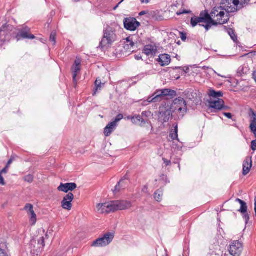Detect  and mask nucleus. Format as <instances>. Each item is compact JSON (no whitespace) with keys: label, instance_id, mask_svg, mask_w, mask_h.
I'll return each instance as SVG.
<instances>
[{"label":"nucleus","instance_id":"nucleus-17","mask_svg":"<svg viewBox=\"0 0 256 256\" xmlns=\"http://www.w3.org/2000/svg\"><path fill=\"white\" fill-rule=\"evenodd\" d=\"M234 0H223L220 4L221 5H224V10H226V12L228 13V14L226 16H230L229 14L230 12H234L238 10L237 8H236L234 6H232V4H234Z\"/></svg>","mask_w":256,"mask_h":256},{"label":"nucleus","instance_id":"nucleus-38","mask_svg":"<svg viewBox=\"0 0 256 256\" xmlns=\"http://www.w3.org/2000/svg\"><path fill=\"white\" fill-rule=\"evenodd\" d=\"M126 42H128V44H126L124 47L126 50L129 49L130 46L131 48H133L134 46L135 43L132 40H130V37L126 38Z\"/></svg>","mask_w":256,"mask_h":256},{"label":"nucleus","instance_id":"nucleus-59","mask_svg":"<svg viewBox=\"0 0 256 256\" xmlns=\"http://www.w3.org/2000/svg\"><path fill=\"white\" fill-rule=\"evenodd\" d=\"M135 58L136 60H142V56L141 55L139 54V55H136L135 56Z\"/></svg>","mask_w":256,"mask_h":256},{"label":"nucleus","instance_id":"nucleus-39","mask_svg":"<svg viewBox=\"0 0 256 256\" xmlns=\"http://www.w3.org/2000/svg\"><path fill=\"white\" fill-rule=\"evenodd\" d=\"M56 30L52 31L50 34V41L54 42V44H53L54 45H55L56 43Z\"/></svg>","mask_w":256,"mask_h":256},{"label":"nucleus","instance_id":"nucleus-49","mask_svg":"<svg viewBox=\"0 0 256 256\" xmlns=\"http://www.w3.org/2000/svg\"><path fill=\"white\" fill-rule=\"evenodd\" d=\"M251 148L254 151L256 150V140L252 142Z\"/></svg>","mask_w":256,"mask_h":256},{"label":"nucleus","instance_id":"nucleus-6","mask_svg":"<svg viewBox=\"0 0 256 256\" xmlns=\"http://www.w3.org/2000/svg\"><path fill=\"white\" fill-rule=\"evenodd\" d=\"M108 212H114L117 210H122L128 209L131 207L130 202L127 200H114L108 202Z\"/></svg>","mask_w":256,"mask_h":256},{"label":"nucleus","instance_id":"nucleus-61","mask_svg":"<svg viewBox=\"0 0 256 256\" xmlns=\"http://www.w3.org/2000/svg\"><path fill=\"white\" fill-rule=\"evenodd\" d=\"M124 0H122L117 5H116L114 8V10H116V9L118 7L119 5L124 1Z\"/></svg>","mask_w":256,"mask_h":256},{"label":"nucleus","instance_id":"nucleus-27","mask_svg":"<svg viewBox=\"0 0 256 256\" xmlns=\"http://www.w3.org/2000/svg\"><path fill=\"white\" fill-rule=\"evenodd\" d=\"M132 120L133 123L137 124L142 126L146 124V122L144 120L142 116L140 115L136 116L132 118Z\"/></svg>","mask_w":256,"mask_h":256},{"label":"nucleus","instance_id":"nucleus-16","mask_svg":"<svg viewBox=\"0 0 256 256\" xmlns=\"http://www.w3.org/2000/svg\"><path fill=\"white\" fill-rule=\"evenodd\" d=\"M30 248V249L31 254L34 256H38L43 250V248H42V246L36 245V240H31Z\"/></svg>","mask_w":256,"mask_h":256},{"label":"nucleus","instance_id":"nucleus-2","mask_svg":"<svg viewBox=\"0 0 256 256\" xmlns=\"http://www.w3.org/2000/svg\"><path fill=\"white\" fill-rule=\"evenodd\" d=\"M116 40V30L109 26L103 31V36L99 47L102 49L110 48Z\"/></svg>","mask_w":256,"mask_h":256},{"label":"nucleus","instance_id":"nucleus-60","mask_svg":"<svg viewBox=\"0 0 256 256\" xmlns=\"http://www.w3.org/2000/svg\"><path fill=\"white\" fill-rule=\"evenodd\" d=\"M14 160V158L12 156L11 158L8 162V164H10Z\"/></svg>","mask_w":256,"mask_h":256},{"label":"nucleus","instance_id":"nucleus-35","mask_svg":"<svg viewBox=\"0 0 256 256\" xmlns=\"http://www.w3.org/2000/svg\"><path fill=\"white\" fill-rule=\"evenodd\" d=\"M28 214L30 216V220L32 222V224H34L36 222V216L34 210L30 211Z\"/></svg>","mask_w":256,"mask_h":256},{"label":"nucleus","instance_id":"nucleus-28","mask_svg":"<svg viewBox=\"0 0 256 256\" xmlns=\"http://www.w3.org/2000/svg\"><path fill=\"white\" fill-rule=\"evenodd\" d=\"M208 95L214 98H218L223 96L224 93L221 91L216 92L215 90L211 88L209 90Z\"/></svg>","mask_w":256,"mask_h":256},{"label":"nucleus","instance_id":"nucleus-62","mask_svg":"<svg viewBox=\"0 0 256 256\" xmlns=\"http://www.w3.org/2000/svg\"><path fill=\"white\" fill-rule=\"evenodd\" d=\"M252 78L254 79L256 82V70L254 71L252 73Z\"/></svg>","mask_w":256,"mask_h":256},{"label":"nucleus","instance_id":"nucleus-53","mask_svg":"<svg viewBox=\"0 0 256 256\" xmlns=\"http://www.w3.org/2000/svg\"><path fill=\"white\" fill-rule=\"evenodd\" d=\"M225 16V13L224 12H220L218 13L217 14H216V16H220L221 18H222Z\"/></svg>","mask_w":256,"mask_h":256},{"label":"nucleus","instance_id":"nucleus-5","mask_svg":"<svg viewBox=\"0 0 256 256\" xmlns=\"http://www.w3.org/2000/svg\"><path fill=\"white\" fill-rule=\"evenodd\" d=\"M173 108V112H176L178 114V118L182 119L187 112V106L186 100L182 97L175 98L172 103H171Z\"/></svg>","mask_w":256,"mask_h":256},{"label":"nucleus","instance_id":"nucleus-11","mask_svg":"<svg viewBox=\"0 0 256 256\" xmlns=\"http://www.w3.org/2000/svg\"><path fill=\"white\" fill-rule=\"evenodd\" d=\"M242 250V245L238 240L234 241L230 246V254L232 256H240Z\"/></svg>","mask_w":256,"mask_h":256},{"label":"nucleus","instance_id":"nucleus-9","mask_svg":"<svg viewBox=\"0 0 256 256\" xmlns=\"http://www.w3.org/2000/svg\"><path fill=\"white\" fill-rule=\"evenodd\" d=\"M156 96L160 97V101L172 99L176 96V92L169 88L158 90L156 91Z\"/></svg>","mask_w":256,"mask_h":256},{"label":"nucleus","instance_id":"nucleus-44","mask_svg":"<svg viewBox=\"0 0 256 256\" xmlns=\"http://www.w3.org/2000/svg\"><path fill=\"white\" fill-rule=\"evenodd\" d=\"M243 216V218L245 220L246 224H248L250 220V215L248 213V211L246 213H241Z\"/></svg>","mask_w":256,"mask_h":256},{"label":"nucleus","instance_id":"nucleus-54","mask_svg":"<svg viewBox=\"0 0 256 256\" xmlns=\"http://www.w3.org/2000/svg\"><path fill=\"white\" fill-rule=\"evenodd\" d=\"M0 256H8L4 250H2L1 248V251H0Z\"/></svg>","mask_w":256,"mask_h":256},{"label":"nucleus","instance_id":"nucleus-33","mask_svg":"<svg viewBox=\"0 0 256 256\" xmlns=\"http://www.w3.org/2000/svg\"><path fill=\"white\" fill-rule=\"evenodd\" d=\"M178 124L176 125V126L174 128V131L171 130L170 133V137L172 139L174 140H177L178 138Z\"/></svg>","mask_w":256,"mask_h":256},{"label":"nucleus","instance_id":"nucleus-48","mask_svg":"<svg viewBox=\"0 0 256 256\" xmlns=\"http://www.w3.org/2000/svg\"><path fill=\"white\" fill-rule=\"evenodd\" d=\"M184 94L186 96V98L189 97V99L190 100H192V99L194 98L192 95V93L190 92H184Z\"/></svg>","mask_w":256,"mask_h":256},{"label":"nucleus","instance_id":"nucleus-21","mask_svg":"<svg viewBox=\"0 0 256 256\" xmlns=\"http://www.w3.org/2000/svg\"><path fill=\"white\" fill-rule=\"evenodd\" d=\"M157 52V49L152 44H148L144 46L143 50V53L147 56L152 55L154 56Z\"/></svg>","mask_w":256,"mask_h":256},{"label":"nucleus","instance_id":"nucleus-23","mask_svg":"<svg viewBox=\"0 0 256 256\" xmlns=\"http://www.w3.org/2000/svg\"><path fill=\"white\" fill-rule=\"evenodd\" d=\"M126 179V176L122 178L117 184L114 187V189L112 190L114 194L118 193L121 190H124L126 188V185L124 184V180Z\"/></svg>","mask_w":256,"mask_h":256},{"label":"nucleus","instance_id":"nucleus-3","mask_svg":"<svg viewBox=\"0 0 256 256\" xmlns=\"http://www.w3.org/2000/svg\"><path fill=\"white\" fill-rule=\"evenodd\" d=\"M15 32H16V28L13 26L8 24H3L0 28V45L2 46L9 42L12 38H14Z\"/></svg>","mask_w":256,"mask_h":256},{"label":"nucleus","instance_id":"nucleus-43","mask_svg":"<svg viewBox=\"0 0 256 256\" xmlns=\"http://www.w3.org/2000/svg\"><path fill=\"white\" fill-rule=\"evenodd\" d=\"M24 209L28 211V212H30V211L34 210L33 206L30 204H27L25 206Z\"/></svg>","mask_w":256,"mask_h":256},{"label":"nucleus","instance_id":"nucleus-58","mask_svg":"<svg viewBox=\"0 0 256 256\" xmlns=\"http://www.w3.org/2000/svg\"><path fill=\"white\" fill-rule=\"evenodd\" d=\"M230 109V107H229L228 106H225L224 104H223L222 110H228Z\"/></svg>","mask_w":256,"mask_h":256},{"label":"nucleus","instance_id":"nucleus-45","mask_svg":"<svg viewBox=\"0 0 256 256\" xmlns=\"http://www.w3.org/2000/svg\"><path fill=\"white\" fill-rule=\"evenodd\" d=\"M180 159L178 156H176L173 160V164H178V167L179 168V170L180 169Z\"/></svg>","mask_w":256,"mask_h":256},{"label":"nucleus","instance_id":"nucleus-13","mask_svg":"<svg viewBox=\"0 0 256 256\" xmlns=\"http://www.w3.org/2000/svg\"><path fill=\"white\" fill-rule=\"evenodd\" d=\"M77 187L76 183H61L60 186L58 188V190L60 192H62L68 193L69 191L72 192L75 190Z\"/></svg>","mask_w":256,"mask_h":256},{"label":"nucleus","instance_id":"nucleus-40","mask_svg":"<svg viewBox=\"0 0 256 256\" xmlns=\"http://www.w3.org/2000/svg\"><path fill=\"white\" fill-rule=\"evenodd\" d=\"M34 178L33 175L30 174H28L24 178V180L28 183H32L34 180Z\"/></svg>","mask_w":256,"mask_h":256},{"label":"nucleus","instance_id":"nucleus-1","mask_svg":"<svg viewBox=\"0 0 256 256\" xmlns=\"http://www.w3.org/2000/svg\"><path fill=\"white\" fill-rule=\"evenodd\" d=\"M208 10H206L202 11L199 16H194L191 18V26L194 28L199 24V26L204 27L206 32L209 30L212 27V25L208 18Z\"/></svg>","mask_w":256,"mask_h":256},{"label":"nucleus","instance_id":"nucleus-51","mask_svg":"<svg viewBox=\"0 0 256 256\" xmlns=\"http://www.w3.org/2000/svg\"><path fill=\"white\" fill-rule=\"evenodd\" d=\"M223 114L229 119H232V115L230 112H223Z\"/></svg>","mask_w":256,"mask_h":256},{"label":"nucleus","instance_id":"nucleus-50","mask_svg":"<svg viewBox=\"0 0 256 256\" xmlns=\"http://www.w3.org/2000/svg\"><path fill=\"white\" fill-rule=\"evenodd\" d=\"M6 182H4V178L2 176V174H0V184L2 186H5Z\"/></svg>","mask_w":256,"mask_h":256},{"label":"nucleus","instance_id":"nucleus-14","mask_svg":"<svg viewBox=\"0 0 256 256\" xmlns=\"http://www.w3.org/2000/svg\"><path fill=\"white\" fill-rule=\"evenodd\" d=\"M208 104L209 108L214 109V112H216L222 110L223 104H224V102L222 99L218 98L217 100H209Z\"/></svg>","mask_w":256,"mask_h":256},{"label":"nucleus","instance_id":"nucleus-15","mask_svg":"<svg viewBox=\"0 0 256 256\" xmlns=\"http://www.w3.org/2000/svg\"><path fill=\"white\" fill-rule=\"evenodd\" d=\"M252 166V157L246 156L244 161L242 164V174L244 176H246L249 173Z\"/></svg>","mask_w":256,"mask_h":256},{"label":"nucleus","instance_id":"nucleus-24","mask_svg":"<svg viewBox=\"0 0 256 256\" xmlns=\"http://www.w3.org/2000/svg\"><path fill=\"white\" fill-rule=\"evenodd\" d=\"M251 0H234V6H236L238 10L248 6Z\"/></svg>","mask_w":256,"mask_h":256},{"label":"nucleus","instance_id":"nucleus-29","mask_svg":"<svg viewBox=\"0 0 256 256\" xmlns=\"http://www.w3.org/2000/svg\"><path fill=\"white\" fill-rule=\"evenodd\" d=\"M224 30L228 32L231 38L234 41L236 42L238 40V37L235 34V32L234 30L231 28H227L226 26H224Z\"/></svg>","mask_w":256,"mask_h":256},{"label":"nucleus","instance_id":"nucleus-19","mask_svg":"<svg viewBox=\"0 0 256 256\" xmlns=\"http://www.w3.org/2000/svg\"><path fill=\"white\" fill-rule=\"evenodd\" d=\"M248 114L250 118V128L251 131H253L256 127V112L250 108L249 109Z\"/></svg>","mask_w":256,"mask_h":256},{"label":"nucleus","instance_id":"nucleus-26","mask_svg":"<svg viewBox=\"0 0 256 256\" xmlns=\"http://www.w3.org/2000/svg\"><path fill=\"white\" fill-rule=\"evenodd\" d=\"M108 203H104V204H98L97 205V208L98 209V211L101 213V214H108L110 213L108 212Z\"/></svg>","mask_w":256,"mask_h":256},{"label":"nucleus","instance_id":"nucleus-64","mask_svg":"<svg viewBox=\"0 0 256 256\" xmlns=\"http://www.w3.org/2000/svg\"><path fill=\"white\" fill-rule=\"evenodd\" d=\"M254 212H255V216H256V197L254 198Z\"/></svg>","mask_w":256,"mask_h":256},{"label":"nucleus","instance_id":"nucleus-20","mask_svg":"<svg viewBox=\"0 0 256 256\" xmlns=\"http://www.w3.org/2000/svg\"><path fill=\"white\" fill-rule=\"evenodd\" d=\"M208 18L211 22V24L212 25V26H218V24L222 25L224 24H226L230 20L229 16H226V19L222 20V18H218V20H215L213 19V18H212V16L210 14L209 12Z\"/></svg>","mask_w":256,"mask_h":256},{"label":"nucleus","instance_id":"nucleus-7","mask_svg":"<svg viewBox=\"0 0 256 256\" xmlns=\"http://www.w3.org/2000/svg\"><path fill=\"white\" fill-rule=\"evenodd\" d=\"M14 38L17 41L23 39L33 40L35 38V36L31 34L30 28L26 26L22 28H16V32H14Z\"/></svg>","mask_w":256,"mask_h":256},{"label":"nucleus","instance_id":"nucleus-55","mask_svg":"<svg viewBox=\"0 0 256 256\" xmlns=\"http://www.w3.org/2000/svg\"><path fill=\"white\" fill-rule=\"evenodd\" d=\"M80 60H76L74 62V66H80Z\"/></svg>","mask_w":256,"mask_h":256},{"label":"nucleus","instance_id":"nucleus-8","mask_svg":"<svg viewBox=\"0 0 256 256\" xmlns=\"http://www.w3.org/2000/svg\"><path fill=\"white\" fill-rule=\"evenodd\" d=\"M114 236V233L106 232L102 237L94 241L91 246L96 247L106 246L112 242Z\"/></svg>","mask_w":256,"mask_h":256},{"label":"nucleus","instance_id":"nucleus-52","mask_svg":"<svg viewBox=\"0 0 256 256\" xmlns=\"http://www.w3.org/2000/svg\"><path fill=\"white\" fill-rule=\"evenodd\" d=\"M142 192L145 194H148V186L147 185H145L142 189Z\"/></svg>","mask_w":256,"mask_h":256},{"label":"nucleus","instance_id":"nucleus-42","mask_svg":"<svg viewBox=\"0 0 256 256\" xmlns=\"http://www.w3.org/2000/svg\"><path fill=\"white\" fill-rule=\"evenodd\" d=\"M124 116L122 114H118L112 122L117 125V123L122 120Z\"/></svg>","mask_w":256,"mask_h":256},{"label":"nucleus","instance_id":"nucleus-25","mask_svg":"<svg viewBox=\"0 0 256 256\" xmlns=\"http://www.w3.org/2000/svg\"><path fill=\"white\" fill-rule=\"evenodd\" d=\"M105 83H102L100 80L97 78L94 82V92L92 94L93 96H95L96 94V92L102 90V88L104 86Z\"/></svg>","mask_w":256,"mask_h":256},{"label":"nucleus","instance_id":"nucleus-63","mask_svg":"<svg viewBox=\"0 0 256 256\" xmlns=\"http://www.w3.org/2000/svg\"><path fill=\"white\" fill-rule=\"evenodd\" d=\"M146 14V11H142L140 12L139 16H142Z\"/></svg>","mask_w":256,"mask_h":256},{"label":"nucleus","instance_id":"nucleus-46","mask_svg":"<svg viewBox=\"0 0 256 256\" xmlns=\"http://www.w3.org/2000/svg\"><path fill=\"white\" fill-rule=\"evenodd\" d=\"M180 37L183 42H185L186 40V34L184 32H180Z\"/></svg>","mask_w":256,"mask_h":256},{"label":"nucleus","instance_id":"nucleus-57","mask_svg":"<svg viewBox=\"0 0 256 256\" xmlns=\"http://www.w3.org/2000/svg\"><path fill=\"white\" fill-rule=\"evenodd\" d=\"M8 168H4L0 172V174H6L8 172Z\"/></svg>","mask_w":256,"mask_h":256},{"label":"nucleus","instance_id":"nucleus-34","mask_svg":"<svg viewBox=\"0 0 256 256\" xmlns=\"http://www.w3.org/2000/svg\"><path fill=\"white\" fill-rule=\"evenodd\" d=\"M224 10V8H223V7L222 6L218 7H214V8H213L210 13V14L211 15L212 18L215 17L216 16V14H218L216 13L218 12V10Z\"/></svg>","mask_w":256,"mask_h":256},{"label":"nucleus","instance_id":"nucleus-22","mask_svg":"<svg viewBox=\"0 0 256 256\" xmlns=\"http://www.w3.org/2000/svg\"><path fill=\"white\" fill-rule=\"evenodd\" d=\"M116 124L113 122L108 124L104 129V133L106 136H110L112 132L116 128Z\"/></svg>","mask_w":256,"mask_h":256},{"label":"nucleus","instance_id":"nucleus-36","mask_svg":"<svg viewBox=\"0 0 256 256\" xmlns=\"http://www.w3.org/2000/svg\"><path fill=\"white\" fill-rule=\"evenodd\" d=\"M248 211V206L246 203L244 202L240 204V208L238 210V212L240 213H246Z\"/></svg>","mask_w":256,"mask_h":256},{"label":"nucleus","instance_id":"nucleus-56","mask_svg":"<svg viewBox=\"0 0 256 256\" xmlns=\"http://www.w3.org/2000/svg\"><path fill=\"white\" fill-rule=\"evenodd\" d=\"M191 12L190 10H184L182 11V12H178L177 14L178 15H180V14H189Z\"/></svg>","mask_w":256,"mask_h":256},{"label":"nucleus","instance_id":"nucleus-37","mask_svg":"<svg viewBox=\"0 0 256 256\" xmlns=\"http://www.w3.org/2000/svg\"><path fill=\"white\" fill-rule=\"evenodd\" d=\"M44 240L45 238L44 236L40 237L37 240H36V245L42 246V248H44L45 246Z\"/></svg>","mask_w":256,"mask_h":256},{"label":"nucleus","instance_id":"nucleus-10","mask_svg":"<svg viewBox=\"0 0 256 256\" xmlns=\"http://www.w3.org/2000/svg\"><path fill=\"white\" fill-rule=\"evenodd\" d=\"M124 28L130 31H134L140 26V22L134 18H126L124 20Z\"/></svg>","mask_w":256,"mask_h":256},{"label":"nucleus","instance_id":"nucleus-4","mask_svg":"<svg viewBox=\"0 0 256 256\" xmlns=\"http://www.w3.org/2000/svg\"><path fill=\"white\" fill-rule=\"evenodd\" d=\"M171 102H164L159 108L158 116L159 122L162 123L168 122L170 116H172L173 112Z\"/></svg>","mask_w":256,"mask_h":256},{"label":"nucleus","instance_id":"nucleus-32","mask_svg":"<svg viewBox=\"0 0 256 256\" xmlns=\"http://www.w3.org/2000/svg\"><path fill=\"white\" fill-rule=\"evenodd\" d=\"M147 102L148 103H156L158 102H160V97L156 96V92L153 94L152 96H149L147 100Z\"/></svg>","mask_w":256,"mask_h":256},{"label":"nucleus","instance_id":"nucleus-12","mask_svg":"<svg viewBox=\"0 0 256 256\" xmlns=\"http://www.w3.org/2000/svg\"><path fill=\"white\" fill-rule=\"evenodd\" d=\"M74 198V196L72 192H68L62 201V206L66 210H70L72 208V202Z\"/></svg>","mask_w":256,"mask_h":256},{"label":"nucleus","instance_id":"nucleus-41","mask_svg":"<svg viewBox=\"0 0 256 256\" xmlns=\"http://www.w3.org/2000/svg\"><path fill=\"white\" fill-rule=\"evenodd\" d=\"M160 180L164 182V184L166 185L168 183H170V181L168 180L167 176L162 174L160 176Z\"/></svg>","mask_w":256,"mask_h":256},{"label":"nucleus","instance_id":"nucleus-18","mask_svg":"<svg viewBox=\"0 0 256 256\" xmlns=\"http://www.w3.org/2000/svg\"><path fill=\"white\" fill-rule=\"evenodd\" d=\"M156 60L160 64V66H168L171 62L170 56L168 54H162L156 59Z\"/></svg>","mask_w":256,"mask_h":256},{"label":"nucleus","instance_id":"nucleus-30","mask_svg":"<svg viewBox=\"0 0 256 256\" xmlns=\"http://www.w3.org/2000/svg\"><path fill=\"white\" fill-rule=\"evenodd\" d=\"M72 79L74 83L75 84H77L76 80V76L78 75V73L80 71V66H74V65L72 67Z\"/></svg>","mask_w":256,"mask_h":256},{"label":"nucleus","instance_id":"nucleus-31","mask_svg":"<svg viewBox=\"0 0 256 256\" xmlns=\"http://www.w3.org/2000/svg\"><path fill=\"white\" fill-rule=\"evenodd\" d=\"M162 195L163 190L161 188L156 190L154 194L155 200L158 202H161L162 200Z\"/></svg>","mask_w":256,"mask_h":256},{"label":"nucleus","instance_id":"nucleus-47","mask_svg":"<svg viewBox=\"0 0 256 256\" xmlns=\"http://www.w3.org/2000/svg\"><path fill=\"white\" fill-rule=\"evenodd\" d=\"M162 160L164 161V164H165V166H170L172 165V162L170 160H168L166 159V158H162Z\"/></svg>","mask_w":256,"mask_h":256}]
</instances>
